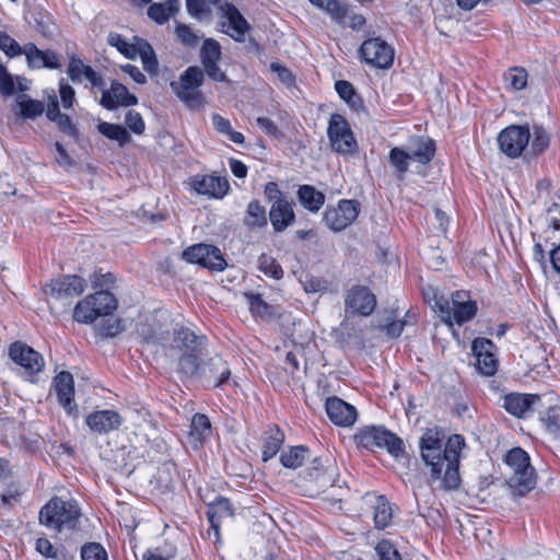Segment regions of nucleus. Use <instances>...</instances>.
Instances as JSON below:
<instances>
[{"instance_id":"obj_1","label":"nucleus","mask_w":560,"mask_h":560,"mask_svg":"<svg viewBox=\"0 0 560 560\" xmlns=\"http://www.w3.org/2000/svg\"><path fill=\"white\" fill-rule=\"evenodd\" d=\"M464 446L465 440L459 434L450 436L444 444L439 431L429 429L424 432L420 440V451L422 460L430 467L432 483L439 481L440 488L444 490L459 487V456Z\"/></svg>"},{"instance_id":"obj_2","label":"nucleus","mask_w":560,"mask_h":560,"mask_svg":"<svg viewBox=\"0 0 560 560\" xmlns=\"http://www.w3.org/2000/svg\"><path fill=\"white\" fill-rule=\"evenodd\" d=\"M174 347L182 351L178 361L179 372L195 374L198 371V360L206 355L207 338L197 336L192 330L180 327L174 331Z\"/></svg>"},{"instance_id":"obj_3","label":"nucleus","mask_w":560,"mask_h":560,"mask_svg":"<svg viewBox=\"0 0 560 560\" xmlns=\"http://www.w3.org/2000/svg\"><path fill=\"white\" fill-rule=\"evenodd\" d=\"M433 301L434 311L450 326L453 323L462 325L472 319L477 313L476 302L471 301L465 291L454 292L451 300L434 293Z\"/></svg>"},{"instance_id":"obj_4","label":"nucleus","mask_w":560,"mask_h":560,"mask_svg":"<svg viewBox=\"0 0 560 560\" xmlns=\"http://www.w3.org/2000/svg\"><path fill=\"white\" fill-rule=\"evenodd\" d=\"M80 509L74 501L52 498L39 512L40 524L57 530L75 529L80 520Z\"/></svg>"},{"instance_id":"obj_5","label":"nucleus","mask_w":560,"mask_h":560,"mask_svg":"<svg viewBox=\"0 0 560 560\" xmlns=\"http://www.w3.org/2000/svg\"><path fill=\"white\" fill-rule=\"evenodd\" d=\"M505 463L514 472L509 481L513 495L524 497L535 488L534 468L530 466L529 456L524 450L514 447L509 451L505 455Z\"/></svg>"},{"instance_id":"obj_6","label":"nucleus","mask_w":560,"mask_h":560,"mask_svg":"<svg viewBox=\"0 0 560 560\" xmlns=\"http://www.w3.org/2000/svg\"><path fill=\"white\" fill-rule=\"evenodd\" d=\"M118 302L113 293L98 290L85 296L74 307L73 319L82 324H92L101 316H107L117 308Z\"/></svg>"},{"instance_id":"obj_7","label":"nucleus","mask_w":560,"mask_h":560,"mask_svg":"<svg viewBox=\"0 0 560 560\" xmlns=\"http://www.w3.org/2000/svg\"><path fill=\"white\" fill-rule=\"evenodd\" d=\"M203 81V70L197 66H191L179 75L178 80L171 82V88L180 102L187 107L196 109L205 104V97L200 91Z\"/></svg>"},{"instance_id":"obj_8","label":"nucleus","mask_w":560,"mask_h":560,"mask_svg":"<svg viewBox=\"0 0 560 560\" xmlns=\"http://www.w3.org/2000/svg\"><path fill=\"white\" fill-rule=\"evenodd\" d=\"M355 442L359 446L368 450L385 448L395 458L402 457L406 453L404 441L383 425L360 429L355 434Z\"/></svg>"},{"instance_id":"obj_9","label":"nucleus","mask_w":560,"mask_h":560,"mask_svg":"<svg viewBox=\"0 0 560 560\" xmlns=\"http://www.w3.org/2000/svg\"><path fill=\"white\" fill-rule=\"evenodd\" d=\"M327 136L330 147L337 153L347 155L354 154L358 150L357 141L349 122L340 114H332L330 116Z\"/></svg>"},{"instance_id":"obj_10","label":"nucleus","mask_w":560,"mask_h":560,"mask_svg":"<svg viewBox=\"0 0 560 560\" xmlns=\"http://www.w3.org/2000/svg\"><path fill=\"white\" fill-rule=\"evenodd\" d=\"M360 57L370 66L389 69L394 63V48L381 37L365 39L359 48Z\"/></svg>"},{"instance_id":"obj_11","label":"nucleus","mask_w":560,"mask_h":560,"mask_svg":"<svg viewBox=\"0 0 560 560\" xmlns=\"http://www.w3.org/2000/svg\"><path fill=\"white\" fill-rule=\"evenodd\" d=\"M530 140L528 126L511 125L500 131L498 143L500 150L509 158H518L527 148Z\"/></svg>"},{"instance_id":"obj_12","label":"nucleus","mask_w":560,"mask_h":560,"mask_svg":"<svg viewBox=\"0 0 560 560\" xmlns=\"http://www.w3.org/2000/svg\"><path fill=\"white\" fill-rule=\"evenodd\" d=\"M182 257L190 264H198L211 270L221 271L225 268L226 262L220 249L213 245L195 244L186 248Z\"/></svg>"},{"instance_id":"obj_13","label":"nucleus","mask_w":560,"mask_h":560,"mask_svg":"<svg viewBox=\"0 0 560 560\" xmlns=\"http://www.w3.org/2000/svg\"><path fill=\"white\" fill-rule=\"evenodd\" d=\"M186 375L203 378L208 385L221 388L230 381L231 370L221 357L215 355L208 361L198 360V371Z\"/></svg>"},{"instance_id":"obj_14","label":"nucleus","mask_w":560,"mask_h":560,"mask_svg":"<svg viewBox=\"0 0 560 560\" xmlns=\"http://www.w3.org/2000/svg\"><path fill=\"white\" fill-rule=\"evenodd\" d=\"M359 215V202L355 200H340L336 208H327L324 213L325 224L335 232L349 226Z\"/></svg>"},{"instance_id":"obj_15","label":"nucleus","mask_w":560,"mask_h":560,"mask_svg":"<svg viewBox=\"0 0 560 560\" xmlns=\"http://www.w3.org/2000/svg\"><path fill=\"white\" fill-rule=\"evenodd\" d=\"M85 279L77 275H67L51 280L45 287V293L49 296L61 300L81 295L86 289Z\"/></svg>"},{"instance_id":"obj_16","label":"nucleus","mask_w":560,"mask_h":560,"mask_svg":"<svg viewBox=\"0 0 560 560\" xmlns=\"http://www.w3.org/2000/svg\"><path fill=\"white\" fill-rule=\"evenodd\" d=\"M471 351L476 357L477 370L486 376H492L498 370L495 357L497 347L487 338H476L471 343Z\"/></svg>"},{"instance_id":"obj_17","label":"nucleus","mask_w":560,"mask_h":560,"mask_svg":"<svg viewBox=\"0 0 560 560\" xmlns=\"http://www.w3.org/2000/svg\"><path fill=\"white\" fill-rule=\"evenodd\" d=\"M189 185L197 194L214 199H222L230 190L229 180L214 175H194L189 178Z\"/></svg>"},{"instance_id":"obj_18","label":"nucleus","mask_w":560,"mask_h":560,"mask_svg":"<svg viewBox=\"0 0 560 560\" xmlns=\"http://www.w3.org/2000/svg\"><path fill=\"white\" fill-rule=\"evenodd\" d=\"M375 306L376 298L366 287L355 285L348 291L345 300L347 313L368 316Z\"/></svg>"},{"instance_id":"obj_19","label":"nucleus","mask_w":560,"mask_h":560,"mask_svg":"<svg viewBox=\"0 0 560 560\" xmlns=\"http://www.w3.org/2000/svg\"><path fill=\"white\" fill-rule=\"evenodd\" d=\"M9 355L16 364L22 366L30 375L37 374L44 368L42 354L22 342H14L10 346Z\"/></svg>"},{"instance_id":"obj_20","label":"nucleus","mask_w":560,"mask_h":560,"mask_svg":"<svg viewBox=\"0 0 560 560\" xmlns=\"http://www.w3.org/2000/svg\"><path fill=\"white\" fill-rule=\"evenodd\" d=\"M325 409L329 420L338 427H351L358 418L355 407L337 396L327 398Z\"/></svg>"},{"instance_id":"obj_21","label":"nucleus","mask_w":560,"mask_h":560,"mask_svg":"<svg viewBox=\"0 0 560 560\" xmlns=\"http://www.w3.org/2000/svg\"><path fill=\"white\" fill-rule=\"evenodd\" d=\"M85 423L94 433L107 434L119 429L122 417L116 410H96L86 417Z\"/></svg>"},{"instance_id":"obj_22","label":"nucleus","mask_w":560,"mask_h":560,"mask_svg":"<svg viewBox=\"0 0 560 560\" xmlns=\"http://www.w3.org/2000/svg\"><path fill=\"white\" fill-rule=\"evenodd\" d=\"M222 18L225 22H222V26L226 27L224 32L237 42H243L245 34L248 31V23L240 13L237 8L231 3H224L221 5Z\"/></svg>"},{"instance_id":"obj_23","label":"nucleus","mask_w":560,"mask_h":560,"mask_svg":"<svg viewBox=\"0 0 560 560\" xmlns=\"http://www.w3.org/2000/svg\"><path fill=\"white\" fill-rule=\"evenodd\" d=\"M101 105L109 110L117 108L118 106H132L138 103L136 95L129 93L128 89L119 83L113 82L108 90H104L101 98Z\"/></svg>"},{"instance_id":"obj_24","label":"nucleus","mask_w":560,"mask_h":560,"mask_svg":"<svg viewBox=\"0 0 560 560\" xmlns=\"http://www.w3.org/2000/svg\"><path fill=\"white\" fill-rule=\"evenodd\" d=\"M24 56L26 57L27 65L31 68H49L59 69L61 67L60 57L52 50H40L33 43L24 45Z\"/></svg>"},{"instance_id":"obj_25","label":"nucleus","mask_w":560,"mask_h":560,"mask_svg":"<svg viewBox=\"0 0 560 560\" xmlns=\"http://www.w3.org/2000/svg\"><path fill=\"white\" fill-rule=\"evenodd\" d=\"M404 148L410 161L421 166L429 164L435 154V142L431 138L413 137Z\"/></svg>"},{"instance_id":"obj_26","label":"nucleus","mask_w":560,"mask_h":560,"mask_svg":"<svg viewBox=\"0 0 560 560\" xmlns=\"http://www.w3.org/2000/svg\"><path fill=\"white\" fill-rule=\"evenodd\" d=\"M269 219L275 232H283L295 220L293 203L288 198L275 200L269 210Z\"/></svg>"},{"instance_id":"obj_27","label":"nucleus","mask_w":560,"mask_h":560,"mask_svg":"<svg viewBox=\"0 0 560 560\" xmlns=\"http://www.w3.org/2000/svg\"><path fill=\"white\" fill-rule=\"evenodd\" d=\"M54 387L59 404L71 413L75 409L73 404L74 381L72 374L66 371L57 374L54 378Z\"/></svg>"},{"instance_id":"obj_28","label":"nucleus","mask_w":560,"mask_h":560,"mask_svg":"<svg viewBox=\"0 0 560 560\" xmlns=\"http://www.w3.org/2000/svg\"><path fill=\"white\" fill-rule=\"evenodd\" d=\"M537 400L538 395L511 393L504 396L503 407L510 415L521 418L532 410Z\"/></svg>"},{"instance_id":"obj_29","label":"nucleus","mask_w":560,"mask_h":560,"mask_svg":"<svg viewBox=\"0 0 560 560\" xmlns=\"http://www.w3.org/2000/svg\"><path fill=\"white\" fill-rule=\"evenodd\" d=\"M233 515L232 505L226 498L219 497L213 502L208 504L207 516L210 523L211 529L214 532L215 538L219 540L220 525L225 518H230Z\"/></svg>"},{"instance_id":"obj_30","label":"nucleus","mask_w":560,"mask_h":560,"mask_svg":"<svg viewBox=\"0 0 560 560\" xmlns=\"http://www.w3.org/2000/svg\"><path fill=\"white\" fill-rule=\"evenodd\" d=\"M67 72L73 82H79L84 77L95 88H104L105 85L102 75L94 71L92 67L84 65L80 58L72 57L70 59Z\"/></svg>"},{"instance_id":"obj_31","label":"nucleus","mask_w":560,"mask_h":560,"mask_svg":"<svg viewBox=\"0 0 560 560\" xmlns=\"http://www.w3.org/2000/svg\"><path fill=\"white\" fill-rule=\"evenodd\" d=\"M211 429L210 420L206 415L195 413L192 416L188 439L194 448L202 445L203 441L210 436Z\"/></svg>"},{"instance_id":"obj_32","label":"nucleus","mask_w":560,"mask_h":560,"mask_svg":"<svg viewBox=\"0 0 560 560\" xmlns=\"http://www.w3.org/2000/svg\"><path fill=\"white\" fill-rule=\"evenodd\" d=\"M301 205L311 212H317L325 202V195L311 185H302L298 190Z\"/></svg>"},{"instance_id":"obj_33","label":"nucleus","mask_w":560,"mask_h":560,"mask_svg":"<svg viewBox=\"0 0 560 560\" xmlns=\"http://www.w3.org/2000/svg\"><path fill=\"white\" fill-rule=\"evenodd\" d=\"M243 223L248 229H260L267 225L265 207L258 200H252L246 209Z\"/></svg>"},{"instance_id":"obj_34","label":"nucleus","mask_w":560,"mask_h":560,"mask_svg":"<svg viewBox=\"0 0 560 560\" xmlns=\"http://www.w3.org/2000/svg\"><path fill=\"white\" fill-rule=\"evenodd\" d=\"M179 9L178 0H167L164 3H153L148 9V15L159 24L166 23Z\"/></svg>"},{"instance_id":"obj_35","label":"nucleus","mask_w":560,"mask_h":560,"mask_svg":"<svg viewBox=\"0 0 560 560\" xmlns=\"http://www.w3.org/2000/svg\"><path fill=\"white\" fill-rule=\"evenodd\" d=\"M133 39L136 43H129L118 33H109L107 37V43L116 47L117 50L122 54L125 57L129 59H135L138 56L140 49V40L141 38L135 36Z\"/></svg>"},{"instance_id":"obj_36","label":"nucleus","mask_w":560,"mask_h":560,"mask_svg":"<svg viewBox=\"0 0 560 560\" xmlns=\"http://www.w3.org/2000/svg\"><path fill=\"white\" fill-rule=\"evenodd\" d=\"M313 5L324 10L337 24H345L347 5L338 0H308Z\"/></svg>"},{"instance_id":"obj_37","label":"nucleus","mask_w":560,"mask_h":560,"mask_svg":"<svg viewBox=\"0 0 560 560\" xmlns=\"http://www.w3.org/2000/svg\"><path fill=\"white\" fill-rule=\"evenodd\" d=\"M373 520L375 528L377 529H385L392 524L393 509L390 503L383 495L376 499Z\"/></svg>"},{"instance_id":"obj_38","label":"nucleus","mask_w":560,"mask_h":560,"mask_svg":"<svg viewBox=\"0 0 560 560\" xmlns=\"http://www.w3.org/2000/svg\"><path fill=\"white\" fill-rule=\"evenodd\" d=\"M390 166L395 170L396 177L404 179L409 170L410 159L404 147H395L388 153Z\"/></svg>"},{"instance_id":"obj_39","label":"nucleus","mask_w":560,"mask_h":560,"mask_svg":"<svg viewBox=\"0 0 560 560\" xmlns=\"http://www.w3.org/2000/svg\"><path fill=\"white\" fill-rule=\"evenodd\" d=\"M283 442L284 433L278 427L270 428L262 445V460L267 462L276 456Z\"/></svg>"},{"instance_id":"obj_40","label":"nucleus","mask_w":560,"mask_h":560,"mask_svg":"<svg viewBox=\"0 0 560 560\" xmlns=\"http://www.w3.org/2000/svg\"><path fill=\"white\" fill-rule=\"evenodd\" d=\"M244 298L254 317L266 319L273 315L272 306L265 302L259 293L246 292L244 293Z\"/></svg>"},{"instance_id":"obj_41","label":"nucleus","mask_w":560,"mask_h":560,"mask_svg":"<svg viewBox=\"0 0 560 560\" xmlns=\"http://www.w3.org/2000/svg\"><path fill=\"white\" fill-rule=\"evenodd\" d=\"M307 454L308 450L305 446H293L281 453L280 462L284 467L295 469L303 465Z\"/></svg>"},{"instance_id":"obj_42","label":"nucleus","mask_w":560,"mask_h":560,"mask_svg":"<svg viewBox=\"0 0 560 560\" xmlns=\"http://www.w3.org/2000/svg\"><path fill=\"white\" fill-rule=\"evenodd\" d=\"M97 130L104 137L117 141L120 145H124L130 141V135L120 125L103 121L97 125Z\"/></svg>"},{"instance_id":"obj_43","label":"nucleus","mask_w":560,"mask_h":560,"mask_svg":"<svg viewBox=\"0 0 560 560\" xmlns=\"http://www.w3.org/2000/svg\"><path fill=\"white\" fill-rule=\"evenodd\" d=\"M16 104L20 107V114L23 118H36L44 113V104L36 100H26L25 95H21L16 98Z\"/></svg>"},{"instance_id":"obj_44","label":"nucleus","mask_w":560,"mask_h":560,"mask_svg":"<svg viewBox=\"0 0 560 560\" xmlns=\"http://www.w3.org/2000/svg\"><path fill=\"white\" fill-rule=\"evenodd\" d=\"M221 59V46L212 38H208L203 42L200 50V60L202 66L211 62H219Z\"/></svg>"},{"instance_id":"obj_45","label":"nucleus","mask_w":560,"mask_h":560,"mask_svg":"<svg viewBox=\"0 0 560 560\" xmlns=\"http://www.w3.org/2000/svg\"><path fill=\"white\" fill-rule=\"evenodd\" d=\"M527 78L528 74L524 68H511L504 73V82L515 91L526 88Z\"/></svg>"},{"instance_id":"obj_46","label":"nucleus","mask_w":560,"mask_h":560,"mask_svg":"<svg viewBox=\"0 0 560 560\" xmlns=\"http://www.w3.org/2000/svg\"><path fill=\"white\" fill-rule=\"evenodd\" d=\"M138 55L141 57L143 68L147 72L155 74L158 72V60L151 45L145 40H140Z\"/></svg>"},{"instance_id":"obj_47","label":"nucleus","mask_w":560,"mask_h":560,"mask_svg":"<svg viewBox=\"0 0 560 560\" xmlns=\"http://www.w3.org/2000/svg\"><path fill=\"white\" fill-rule=\"evenodd\" d=\"M126 329V325L120 318H105L97 326L98 334L102 337H115Z\"/></svg>"},{"instance_id":"obj_48","label":"nucleus","mask_w":560,"mask_h":560,"mask_svg":"<svg viewBox=\"0 0 560 560\" xmlns=\"http://www.w3.org/2000/svg\"><path fill=\"white\" fill-rule=\"evenodd\" d=\"M335 89L338 95L351 107H357L360 104V97L355 93L354 88L350 82L339 80L335 83Z\"/></svg>"},{"instance_id":"obj_49","label":"nucleus","mask_w":560,"mask_h":560,"mask_svg":"<svg viewBox=\"0 0 560 560\" xmlns=\"http://www.w3.org/2000/svg\"><path fill=\"white\" fill-rule=\"evenodd\" d=\"M259 270L265 275L270 276L273 279H281L283 276V270L281 266L276 261L275 258L262 254L258 259Z\"/></svg>"},{"instance_id":"obj_50","label":"nucleus","mask_w":560,"mask_h":560,"mask_svg":"<svg viewBox=\"0 0 560 560\" xmlns=\"http://www.w3.org/2000/svg\"><path fill=\"white\" fill-rule=\"evenodd\" d=\"M533 136L530 151L534 155H537L549 147L550 139L546 130L540 126L534 127Z\"/></svg>"},{"instance_id":"obj_51","label":"nucleus","mask_w":560,"mask_h":560,"mask_svg":"<svg viewBox=\"0 0 560 560\" xmlns=\"http://www.w3.org/2000/svg\"><path fill=\"white\" fill-rule=\"evenodd\" d=\"M82 560H107V551L98 542H88L81 548Z\"/></svg>"},{"instance_id":"obj_52","label":"nucleus","mask_w":560,"mask_h":560,"mask_svg":"<svg viewBox=\"0 0 560 560\" xmlns=\"http://www.w3.org/2000/svg\"><path fill=\"white\" fill-rule=\"evenodd\" d=\"M0 49L9 57L24 55V46H20L15 39L4 32H0Z\"/></svg>"},{"instance_id":"obj_53","label":"nucleus","mask_w":560,"mask_h":560,"mask_svg":"<svg viewBox=\"0 0 560 560\" xmlns=\"http://www.w3.org/2000/svg\"><path fill=\"white\" fill-rule=\"evenodd\" d=\"M90 282L96 291H109L114 287L115 276L112 272L102 273L101 271H95L90 276Z\"/></svg>"},{"instance_id":"obj_54","label":"nucleus","mask_w":560,"mask_h":560,"mask_svg":"<svg viewBox=\"0 0 560 560\" xmlns=\"http://www.w3.org/2000/svg\"><path fill=\"white\" fill-rule=\"evenodd\" d=\"M544 423L550 434L555 438H560V408L550 407L544 418Z\"/></svg>"},{"instance_id":"obj_55","label":"nucleus","mask_w":560,"mask_h":560,"mask_svg":"<svg viewBox=\"0 0 560 560\" xmlns=\"http://www.w3.org/2000/svg\"><path fill=\"white\" fill-rule=\"evenodd\" d=\"M375 553L378 560H401L397 548L389 540H381L375 546Z\"/></svg>"},{"instance_id":"obj_56","label":"nucleus","mask_w":560,"mask_h":560,"mask_svg":"<svg viewBox=\"0 0 560 560\" xmlns=\"http://www.w3.org/2000/svg\"><path fill=\"white\" fill-rule=\"evenodd\" d=\"M176 35L182 44L195 47L198 45L200 36L197 35L189 26L186 24H178L176 26Z\"/></svg>"},{"instance_id":"obj_57","label":"nucleus","mask_w":560,"mask_h":560,"mask_svg":"<svg viewBox=\"0 0 560 560\" xmlns=\"http://www.w3.org/2000/svg\"><path fill=\"white\" fill-rule=\"evenodd\" d=\"M125 124L136 135H142L145 128L142 116L132 109L126 113Z\"/></svg>"},{"instance_id":"obj_58","label":"nucleus","mask_w":560,"mask_h":560,"mask_svg":"<svg viewBox=\"0 0 560 560\" xmlns=\"http://www.w3.org/2000/svg\"><path fill=\"white\" fill-rule=\"evenodd\" d=\"M14 81L4 65L0 63V93L8 97L14 94Z\"/></svg>"},{"instance_id":"obj_59","label":"nucleus","mask_w":560,"mask_h":560,"mask_svg":"<svg viewBox=\"0 0 560 560\" xmlns=\"http://www.w3.org/2000/svg\"><path fill=\"white\" fill-rule=\"evenodd\" d=\"M58 128L71 136L72 138L77 139L79 137V131L75 128V126L72 124L70 117L66 114H61L58 116V118L54 121Z\"/></svg>"},{"instance_id":"obj_60","label":"nucleus","mask_w":560,"mask_h":560,"mask_svg":"<svg viewBox=\"0 0 560 560\" xmlns=\"http://www.w3.org/2000/svg\"><path fill=\"white\" fill-rule=\"evenodd\" d=\"M186 8L188 13L198 20H201L207 14L203 0H186Z\"/></svg>"},{"instance_id":"obj_61","label":"nucleus","mask_w":560,"mask_h":560,"mask_svg":"<svg viewBox=\"0 0 560 560\" xmlns=\"http://www.w3.org/2000/svg\"><path fill=\"white\" fill-rule=\"evenodd\" d=\"M60 98L65 108L72 107L74 101V90L63 80L60 81L59 85Z\"/></svg>"},{"instance_id":"obj_62","label":"nucleus","mask_w":560,"mask_h":560,"mask_svg":"<svg viewBox=\"0 0 560 560\" xmlns=\"http://www.w3.org/2000/svg\"><path fill=\"white\" fill-rule=\"evenodd\" d=\"M264 195L271 203L275 202V200L287 199L283 192L279 189L278 184L275 182H268L265 185Z\"/></svg>"},{"instance_id":"obj_63","label":"nucleus","mask_w":560,"mask_h":560,"mask_svg":"<svg viewBox=\"0 0 560 560\" xmlns=\"http://www.w3.org/2000/svg\"><path fill=\"white\" fill-rule=\"evenodd\" d=\"M55 149L57 152V156L55 158L56 162L62 167H70L73 165V159L67 152L65 147L60 142L55 143Z\"/></svg>"},{"instance_id":"obj_64","label":"nucleus","mask_w":560,"mask_h":560,"mask_svg":"<svg viewBox=\"0 0 560 560\" xmlns=\"http://www.w3.org/2000/svg\"><path fill=\"white\" fill-rule=\"evenodd\" d=\"M270 69L278 74V78L280 79L281 82H283L284 84H292L293 81H294V78L291 73V71L285 68L284 66L278 63V62H272L270 65Z\"/></svg>"}]
</instances>
